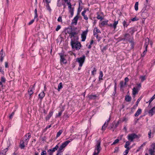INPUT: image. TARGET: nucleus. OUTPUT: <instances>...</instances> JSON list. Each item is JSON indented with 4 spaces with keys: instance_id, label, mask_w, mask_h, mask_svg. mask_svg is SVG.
<instances>
[{
    "instance_id": "f257e3e1",
    "label": "nucleus",
    "mask_w": 155,
    "mask_h": 155,
    "mask_svg": "<svg viewBox=\"0 0 155 155\" xmlns=\"http://www.w3.org/2000/svg\"><path fill=\"white\" fill-rule=\"evenodd\" d=\"M25 138L24 140H21L20 143V147L21 149L24 148L26 145H27L29 140V139L31 137V134L30 133H28L25 135Z\"/></svg>"
},
{
    "instance_id": "f03ea898",
    "label": "nucleus",
    "mask_w": 155,
    "mask_h": 155,
    "mask_svg": "<svg viewBox=\"0 0 155 155\" xmlns=\"http://www.w3.org/2000/svg\"><path fill=\"white\" fill-rule=\"evenodd\" d=\"M71 44L72 48L77 50H79L81 47V44L80 42L75 41L73 39L71 40Z\"/></svg>"
},
{
    "instance_id": "7ed1b4c3",
    "label": "nucleus",
    "mask_w": 155,
    "mask_h": 155,
    "mask_svg": "<svg viewBox=\"0 0 155 155\" xmlns=\"http://www.w3.org/2000/svg\"><path fill=\"white\" fill-rule=\"evenodd\" d=\"M85 58V57L84 55L81 57L78 58L76 59V61L79 64V67L78 68V70H79L81 69V67L84 62Z\"/></svg>"
},
{
    "instance_id": "20e7f679",
    "label": "nucleus",
    "mask_w": 155,
    "mask_h": 155,
    "mask_svg": "<svg viewBox=\"0 0 155 155\" xmlns=\"http://www.w3.org/2000/svg\"><path fill=\"white\" fill-rule=\"evenodd\" d=\"M101 149V141L100 140H98L97 141V143L95 145L94 151L93 155H98Z\"/></svg>"
},
{
    "instance_id": "39448f33",
    "label": "nucleus",
    "mask_w": 155,
    "mask_h": 155,
    "mask_svg": "<svg viewBox=\"0 0 155 155\" xmlns=\"http://www.w3.org/2000/svg\"><path fill=\"white\" fill-rule=\"evenodd\" d=\"M72 140V139H70L69 140L65 141L62 143L61 145L59 147L58 151L61 152H62V150L63 149L65 148L68 145V144Z\"/></svg>"
},
{
    "instance_id": "423d86ee",
    "label": "nucleus",
    "mask_w": 155,
    "mask_h": 155,
    "mask_svg": "<svg viewBox=\"0 0 155 155\" xmlns=\"http://www.w3.org/2000/svg\"><path fill=\"white\" fill-rule=\"evenodd\" d=\"M69 34V36L71 38L74 40H78V37L77 35V33L75 31H71Z\"/></svg>"
},
{
    "instance_id": "0eeeda50",
    "label": "nucleus",
    "mask_w": 155,
    "mask_h": 155,
    "mask_svg": "<svg viewBox=\"0 0 155 155\" xmlns=\"http://www.w3.org/2000/svg\"><path fill=\"white\" fill-rule=\"evenodd\" d=\"M137 135L134 133L129 134L127 137L128 139L130 142H133L134 139L137 138Z\"/></svg>"
},
{
    "instance_id": "6e6552de",
    "label": "nucleus",
    "mask_w": 155,
    "mask_h": 155,
    "mask_svg": "<svg viewBox=\"0 0 155 155\" xmlns=\"http://www.w3.org/2000/svg\"><path fill=\"white\" fill-rule=\"evenodd\" d=\"M124 38L122 39V40H126L129 41L132 44H133V42L131 40V36L130 34L128 33L125 34L124 35Z\"/></svg>"
},
{
    "instance_id": "1a4fd4ad",
    "label": "nucleus",
    "mask_w": 155,
    "mask_h": 155,
    "mask_svg": "<svg viewBox=\"0 0 155 155\" xmlns=\"http://www.w3.org/2000/svg\"><path fill=\"white\" fill-rule=\"evenodd\" d=\"M59 54L60 57L61 62V63H62L64 64H66L67 63V61L65 59L66 55H64V54L63 53H59Z\"/></svg>"
},
{
    "instance_id": "9d476101",
    "label": "nucleus",
    "mask_w": 155,
    "mask_h": 155,
    "mask_svg": "<svg viewBox=\"0 0 155 155\" xmlns=\"http://www.w3.org/2000/svg\"><path fill=\"white\" fill-rule=\"evenodd\" d=\"M149 152L150 155H155V143L151 145V148L149 150Z\"/></svg>"
},
{
    "instance_id": "9b49d317",
    "label": "nucleus",
    "mask_w": 155,
    "mask_h": 155,
    "mask_svg": "<svg viewBox=\"0 0 155 155\" xmlns=\"http://www.w3.org/2000/svg\"><path fill=\"white\" fill-rule=\"evenodd\" d=\"M88 32V30L87 29H86L85 31H83L81 34L82 41H85Z\"/></svg>"
},
{
    "instance_id": "f8f14e48",
    "label": "nucleus",
    "mask_w": 155,
    "mask_h": 155,
    "mask_svg": "<svg viewBox=\"0 0 155 155\" xmlns=\"http://www.w3.org/2000/svg\"><path fill=\"white\" fill-rule=\"evenodd\" d=\"M155 133V128H153L152 129H150L148 133V137L149 138L153 137Z\"/></svg>"
},
{
    "instance_id": "ddd939ff",
    "label": "nucleus",
    "mask_w": 155,
    "mask_h": 155,
    "mask_svg": "<svg viewBox=\"0 0 155 155\" xmlns=\"http://www.w3.org/2000/svg\"><path fill=\"white\" fill-rule=\"evenodd\" d=\"M148 114L149 116L152 117L155 114V106L152 107L148 111Z\"/></svg>"
},
{
    "instance_id": "4468645a",
    "label": "nucleus",
    "mask_w": 155,
    "mask_h": 155,
    "mask_svg": "<svg viewBox=\"0 0 155 155\" xmlns=\"http://www.w3.org/2000/svg\"><path fill=\"white\" fill-rule=\"evenodd\" d=\"M35 84L33 85H32L31 87H30L28 90V93L31 96L32 94H33V91L35 90Z\"/></svg>"
},
{
    "instance_id": "2eb2a0df",
    "label": "nucleus",
    "mask_w": 155,
    "mask_h": 155,
    "mask_svg": "<svg viewBox=\"0 0 155 155\" xmlns=\"http://www.w3.org/2000/svg\"><path fill=\"white\" fill-rule=\"evenodd\" d=\"M118 21H114V22L113 24H110L109 25H107L110 27H113V28L115 30L117 27V25L118 24Z\"/></svg>"
},
{
    "instance_id": "dca6fc26",
    "label": "nucleus",
    "mask_w": 155,
    "mask_h": 155,
    "mask_svg": "<svg viewBox=\"0 0 155 155\" xmlns=\"http://www.w3.org/2000/svg\"><path fill=\"white\" fill-rule=\"evenodd\" d=\"M110 120V118H109L108 120L105 122L103 125L102 127V130H105L106 128L107 127L108 124Z\"/></svg>"
},
{
    "instance_id": "f3484780",
    "label": "nucleus",
    "mask_w": 155,
    "mask_h": 155,
    "mask_svg": "<svg viewBox=\"0 0 155 155\" xmlns=\"http://www.w3.org/2000/svg\"><path fill=\"white\" fill-rule=\"evenodd\" d=\"M79 14V13H78L77 14V15L74 18V19H73L72 21V24L76 25L77 23L78 20V19L79 18V17L78 16Z\"/></svg>"
},
{
    "instance_id": "a211bd4d",
    "label": "nucleus",
    "mask_w": 155,
    "mask_h": 155,
    "mask_svg": "<svg viewBox=\"0 0 155 155\" xmlns=\"http://www.w3.org/2000/svg\"><path fill=\"white\" fill-rule=\"evenodd\" d=\"M101 32L100 30L98 29L97 28H95L93 30V35H96L98 34L99 33H101Z\"/></svg>"
},
{
    "instance_id": "6ab92c4d",
    "label": "nucleus",
    "mask_w": 155,
    "mask_h": 155,
    "mask_svg": "<svg viewBox=\"0 0 155 155\" xmlns=\"http://www.w3.org/2000/svg\"><path fill=\"white\" fill-rule=\"evenodd\" d=\"M138 89L137 88L134 87L132 89V94L135 96L136 94H137L138 92Z\"/></svg>"
},
{
    "instance_id": "aec40b11",
    "label": "nucleus",
    "mask_w": 155,
    "mask_h": 155,
    "mask_svg": "<svg viewBox=\"0 0 155 155\" xmlns=\"http://www.w3.org/2000/svg\"><path fill=\"white\" fill-rule=\"evenodd\" d=\"M141 109L140 108L138 109L136 111V112L134 114L135 116L136 117H137L141 113Z\"/></svg>"
},
{
    "instance_id": "412c9836",
    "label": "nucleus",
    "mask_w": 155,
    "mask_h": 155,
    "mask_svg": "<svg viewBox=\"0 0 155 155\" xmlns=\"http://www.w3.org/2000/svg\"><path fill=\"white\" fill-rule=\"evenodd\" d=\"M120 87L121 89L123 88L126 85V83L122 81H120Z\"/></svg>"
},
{
    "instance_id": "4be33fe9",
    "label": "nucleus",
    "mask_w": 155,
    "mask_h": 155,
    "mask_svg": "<svg viewBox=\"0 0 155 155\" xmlns=\"http://www.w3.org/2000/svg\"><path fill=\"white\" fill-rule=\"evenodd\" d=\"M86 12V11L84 10L82 12L81 15L84 17V19L86 20H87L88 19V18L87 16L85 15Z\"/></svg>"
},
{
    "instance_id": "5701e85b",
    "label": "nucleus",
    "mask_w": 155,
    "mask_h": 155,
    "mask_svg": "<svg viewBox=\"0 0 155 155\" xmlns=\"http://www.w3.org/2000/svg\"><path fill=\"white\" fill-rule=\"evenodd\" d=\"M3 50L2 49L0 52V61L1 62L3 61L4 57V56H3Z\"/></svg>"
},
{
    "instance_id": "b1692460",
    "label": "nucleus",
    "mask_w": 155,
    "mask_h": 155,
    "mask_svg": "<svg viewBox=\"0 0 155 155\" xmlns=\"http://www.w3.org/2000/svg\"><path fill=\"white\" fill-rule=\"evenodd\" d=\"M53 113V111H51L50 112L48 116L46 117V120H48L50 119V118L52 116Z\"/></svg>"
},
{
    "instance_id": "393cba45",
    "label": "nucleus",
    "mask_w": 155,
    "mask_h": 155,
    "mask_svg": "<svg viewBox=\"0 0 155 155\" xmlns=\"http://www.w3.org/2000/svg\"><path fill=\"white\" fill-rule=\"evenodd\" d=\"M97 97L96 95H91L88 96L89 98L91 100H95Z\"/></svg>"
},
{
    "instance_id": "a878e982",
    "label": "nucleus",
    "mask_w": 155,
    "mask_h": 155,
    "mask_svg": "<svg viewBox=\"0 0 155 155\" xmlns=\"http://www.w3.org/2000/svg\"><path fill=\"white\" fill-rule=\"evenodd\" d=\"M45 96V93L44 92H41L38 95L39 97L41 100Z\"/></svg>"
},
{
    "instance_id": "bb28decb",
    "label": "nucleus",
    "mask_w": 155,
    "mask_h": 155,
    "mask_svg": "<svg viewBox=\"0 0 155 155\" xmlns=\"http://www.w3.org/2000/svg\"><path fill=\"white\" fill-rule=\"evenodd\" d=\"M7 151V149H5L2 150L0 153V155H5Z\"/></svg>"
},
{
    "instance_id": "cd10ccee",
    "label": "nucleus",
    "mask_w": 155,
    "mask_h": 155,
    "mask_svg": "<svg viewBox=\"0 0 155 155\" xmlns=\"http://www.w3.org/2000/svg\"><path fill=\"white\" fill-rule=\"evenodd\" d=\"M130 145V143L129 141H127L126 143L125 144L124 146V147L126 149L130 150V148L129 147V146Z\"/></svg>"
},
{
    "instance_id": "c85d7f7f",
    "label": "nucleus",
    "mask_w": 155,
    "mask_h": 155,
    "mask_svg": "<svg viewBox=\"0 0 155 155\" xmlns=\"http://www.w3.org/2000/svg\"><path fill=\"white\" fill-rule=\"evenodd\" d=\"M131 97L129 95H126L125 97V100L127 102H130L131 101Z\"/></svg>"
},
{
    "instance_id": "c756f323",
    "label": "nucleus",
    "mask_w": 155,
    "mask_h": 155,
    "mask_svg": "<svg viewBox=\"0 0 155 155\" xmlns=\"http://www.w3.org/2000/svg\"><path fill=\"white\" fill-rule=\"evenodd\" d=\"M103 72L102 71H101L100 72L99 76V80H102V77H103Z\"/></svg>"
},
{
    "instance_id": "7c9ffc66",
    "label": "nucleus",
    "mask_w": 155,
    "mask_h": 155,
    "mask_svg": "<svg viewBox=\"0 0 155 155\" xmlns=\"http://www.w3.org/2000/svg\"><path fill=\"white\" fill-rule=\"evenodd\" d=\"M145 41H146L145 42V43L144 44V46L145 47V48H147L148 45L149 44V39L147 38V39H146Z\"/></svg>"
},
{
    "instance_id": "2f4dec72",
    "label": "nucleus",
    "mask_w": 155,
    "mask_h": 155,
    "mask_svg": "<svg viewBox=\"0 0 155 155\" xmlns=\"http://www.w3.org/2000/svg\"><path fill=\"white\" fill-rule=\"evenodd\" d=\"M59 148V146L58 145H57L54 147L51 150H52V151L54 152L56 150H57Z\"/></svg>"
},
{
    "instance_id": "473e14b6",
    "label": "nucleus",
    "mask_w": 155,
    "mask_h": 155,
    "mask_svg": "<svg viewBox=\"0 0 155 155\" xmlns=\"http://www.w3.org/2000/svg\"><path fill=\"white\" fill-rule=\"evenodd\" d=\"M141 99V98L140 97L137 99V102H136V104L135 105H134V108H136L138 106L139 103Z\"/></svg>"
},
{
    "instance_id": "72a5a7b5",
    "label": "nucleus",
    "mask_w": 155,
    "mask_h": 155,
    "mask_svg": "<svg viewBox=\"0 0 155 155\" xmlns=\"http://www.w3.org/2000/svg\"><path fill=\"white\" fill-rule=\"evenodd\" d=\"M63 132V130H60L57 134L56 137L57 138L59 137L62 133Z\"/></svg>"
},
{
    "instance_id": "f704fd0d",
    "label": "nucleus",
    "mask_w": 155,
    "mask_h": 155,
    "mask_svg": "<svg viewBox=\"0 0 155 155\" xmlns=\"http://www.w3.org/2000/svg\"><path fill=\"white\" fill-rule=\"evenodd\" d=\"M62 87H63L62 83L61 82L58 85V91H59L62 88Z\"/></svg>"
},
{
    "instance_id": "c9c22d12",
    "label": "nucleus",
    "mask_w": 155,
    "mask_h": 155,
    "mask_svg": "<svg viewBox=\"0 0 155 155\" xmlns=\"http://www.w3.org/2000/svg\"><path fill=\"white\" fill-rule=\"evenodd\" d=\"M138 2H136L135 6H134V8L135 9L136 11H137L138 10Z\"/></svg>"
},
{
    "instance_id": "e433bc0d",
    "label": "nucleus",
    "mask_w": 155,
    "mask_h": 155,
    "mask_svg": "<svg viewBox=\"0 0 155 155\" xmlns=\"http://www.w3.org/2000/svg\"><path fill=\"white\" fill-rule=\"evenodd\" d=\"M62 3L60 0H58L57 5L58 7H60L62 5Z\"/></svg>"
},
{
    "instance_id": "4c0bfd02",
    "label": "nucleus",
    "mask_w": 155,
    "mask_h": 155,
    "mask_svg": "<svg viewBox=\"0 0 155 155\" xmlns=\"http://www.w3.org/2000/svg\"><path fill=\"white\" fill-rule=\"evenodd\" d=\"M97 70L95 68H94L93 70L92 71L91 73L92 75H94L95 74Z\"/></svg>"
},
{
    "instance_id": "58836bf2",
    "label": "nucleus",
    "mask_w": 155,
    "mask_h": 155,
    "mask_svg": "<svg viewBox=\"0 0 155 155\" xmlns=\"http://www.w3.org/2000/svg\"><path fill=\"white\" fill-rule=\"evenodd\" d=\"M108 21H102L101 23V25L102 26H104L105 25H107V22Z\"/></svg>"
},
{
    "instance_id": "ea45409f",
    "label": "nucleus",
    "mask_w": 155,
    "mask_h": 155,
    "mask_svg": "<svg viewBox=\"0 0 155 155\" xmlns=\"http://www.w3.org/2000/svg\"><path fill=\"white\" fill-rule=\"evenodd\" d=\"M34 12H35L34 19H35L36 18H37L38 17V14L37 13V10L36 8L35 9Z\"/></svg>"
},
{
    "instance_id": "a19ab883",
    "label": "nucleus",
    "mask_w": 155,
    "mask_h": 155,
    "mask_svg": "<svg viewBox=\"0 0 155 155\" xmlns=\"http://www.w3.org/2000/svg\"><path fill=\"white\" fill-rule=\"evenodd\" d=\"M63 111V110H61V111L59 112L58 114L56 115V117H59L60 116H61V114H62Z\"/></svg>"
},
{
    "instance_id": "79ce46f5",
    "label": "nucleus",
    "mask_w": 155,
    "mask_h": 155,
    "mask_svg": "<svg viewBox=\"0 0 155 155\" xmlns=\"http://www.w3.org/2000/svg\"><path fill=\"white\" fill-rule=\"evenodd\" d=\"M128 31H129V33L131 35H132L134 33V31L133 29H131L128 30Z\"/></svg>"
},
{
    "instance_id": "37998d69",
    "label": "nucleus",
    "mask_w": 155,
    "mask_h": 155,
    "mask_svg": "<svg viewBox=\"0 0 155 155\" xmlns=\"http://www.w3.org/2000/svg\"><path fill=\"white\" fill-rule=\"evenodd\" d=\"M119 140L118 139H117L115 140L114 141V142H113V143L111 144V145H114L117 143L119 142Z\"/></svg>"
},
{
    "instance_id": "c03bdc74",
    "label": "nucleus",
    "mask_w": 155,
    "mask_h": 155,
    "mask_svg": "<svg viewBox=\"0 0 155 155\" xmlns=\"http://www.w3.org/2000/svg\"><path fill=\"white\" fill-rule=\"evenodd\" d=\"M130 150L126 149L125 151L123 153V155H127L129 151Z\"/></svg>"
},
{
    "instance_id": "a18cd8bd",
    "label": "nucleus",
    "mask_w": 155,
    "mask_h": 155,
    "mask_svg": "<svg viewBox=\"0 0 155 155\" xmlns=\"http://www.w3.org/2000/svg\"><path fill=\"white\" fill-rule=\"evenodd\" d=\"M123 24L124 27H127L128 25L127 24V22L125 21H123Z\"/></svg>"
},
{
    "instance_id": "49530a36",
    "label": "nucleus",
    "mask_w": 155,
    "mask_h": 155,
    "mask_svg": "<svg viewBox=\"0 0 155 155\" xmlns=\"http://www.w3.org/2000/svg\"><path fill=\"white\" fill-rule=\"evenodd\" d=\"M52 150L51 149H49L48 150V152L49 153V155H53V152L52 151Z\"/></svg>"
},
{
    "instance_id": "de8ad7c7",
    "label": "nucleus",
    "mask_w": 155,
    "mask_h": 155,
    "mask_svg": "<svg viewBox=\"0 0 155 155\" xmlns=\"http://www.w3.org/2000/svg\"><path fill=\"white\" fill-rule=\"evenodd\" d=\"M1 82H2L5 83V79L4 77H2L1 78Z\"/></svg>"
},
{
    "instance_id": "09e8293b",
    "label": "nucleus",
    "mask_w": 155,
    "mask_h": 155,
    "mask_svg": "<svg viewBox=\"0 0 155 155\" xmlns=\"http://www.w3.org/2000/svg\"><path fill=\"white\" fill-rule=\"evenodd\" d=\"M68 8L69 9V12H70L74 11V8H72L71 6V8Z\"/></svg>"
},
{
    "instance_id": "8fccbe9b",
    "label": "nucleus",
    "mask_w": 155,
    "mask_h": 155,
    "mask_svg": "<svg viewBox=\"0 0 155 155\" xmlns=\"http://www.w3.org/2000/svg\"><path fill=\"white\" fill-rule=\"evenodd\" d=\"M61 28V26L60 25H58L57 26V27L56 29V31H58Z\"/></svg>"
},
{
    "instance_id": "3c124183",
    "label": "nucleus",
    "mask_w": 155,
    "mask_h": 155,
    "mask_svg": "<svg viewBox=\"0 0 155 155\" xmlns=\"http://www.w3.org/2000/svg\"><path fill=\"white\" fill-rule=\"evenodd\" d=\"M41 155H47L46 151L43 150L41 153Z\"/></svg>"
},
{
    "instance_id": "603ef678",
    "label": "nucleus",
    "mask_w": 155,
    "mask_h": 155,
    "mask_svg": "<svg viewBox=\"0 0 155 155\" xmlns=\"http://www.w3.org/2000/svg\"><path fill=\"white\" fill-rule=\"evenodd\" d=\"M147 48H146L145 50L143 52V55L142 54H141V56H144V55L145 54H146L147 51Z\"/></svg>"
},
{
    "instance_id": "864d4df0",
    "label": "nucleus",
    "mask_w": 155,
    "mask_h": 155,
    "mask_svg": "<svg viewBox=\"0 0 155 155\" xmlns=\"http://www.w3.org/2000/svg\"><path fill=\"white\" fill-rule=\"evenodd\" d=\"M47 5L46 6V7L47 8V9L49 11H50L51 10V9L50 7V6L49 5V4H47Z\"/></svg>"
},
{
    "instance_id": "5fc2aeb1",
    "label": "nucleus",
    "mask_w": 155,
    "mask_h": 155,
    "mask_svg": "<svg viewBox=\"0 0 155 155\" xmlns=\"http://www.w3.org/2000/svg\"><path fill=\"white\" fill-rule=\"evenodd\" d=\"M140 78L142 81H143L145 80V76H141L140 77Z\"/></svg>"
},
{
    "instance_id": "6e6d98bb",
    "label": "nucleus",
    "mask_w": 155,
    "mask_h": 155,
    "mask_svg": "<svg viewBox=\"0 0 155 155\" xmlns=\"http://www.w3.org/2000/svg\"><path fill=\"white\" fill-rule=\"evenodd\" d=\"M15 112H13L9 116V118L11 119L12 118L13 116L14 115Z\"/></svg>"
},
{
    "instance_id": "4d7b16f0",
    "label": "nucleus",
    "mask_w": 155,
    "mask_h": 155,
    "mask_svg": "<svg viewBox=\"0 0 155 155\" xmlns=\"http://www.w3.org/2000/svg\"><path fill=\"white\" fill-rule=\"evenodd\" d=\"M97 18L98 19H101L102 20V18L101 16L100 15H98L97 16Z\"/></svg>"
},
{
    "instance_id": "13d9d810",
    "label": "nucleus",
    "mask_w": 155,
    "mask_h": 155,
    "mask_svg": "<svg viewBox=\"0 0 155 155\" xmlns=\"http://www.w3.org/2000/svg\"><path fill=\"white\" fill-rule=\"evenodd\" d=\"M58 21L59 22H62V18L61 16H59L58 19Z\"/></svg>"
},
{
    "instance_id": "bf43d9fd",
    "label": "nucleus",
    "mask_w": 155,
    "mask_h": 155,
    "mask_svg": "<svg viewBox=\"0 0 155 155\" xmlns=\"http://www.w3.org/2000/svg\"><path fill=\"white\" fill-rule=\"evenodd\" d=\"M35 19L34 18V19L30 21L28 23V25H30L32 24L33 22H34Z\"/></svg>"
},
{
    "instance_id": "052dcab7",
    "label": "nucleus",
    "mask_w": 155,
    "mask_h": 155,
    "mask_svg": "<svg viewBox=\"0 0 155 155\" xmlns=\"http://www.w3.org/2000/svg\"><path fill=\"white\" fill-rule=\"evenodd\" d=\"M67 4L68 5V8H71V5L70 2H67Z\"/></svg>"
},
{
    "instance_id": "680f3d73",
    "label": "nucleus",
    "mask_w": 155,
    "mask_h": 155,
    "mask_svg": "<svg viewBox=\"0 0 155 155\" xmlns=\"http://www.w3.org/2000/svg\"><path fill=\"white\" fill-rule=\"evenodd\" d=\"M125 83L126 84L127 82L129 81V79L127 77H126L124 79Z\"/></svg>"
},
{
    "instance_id": "e2e57ef3",
    "label": "nucleus",
    "mask_w": 155,
    "mask_h": 155,
    "mask_svg": "<svg viewBox=\"0 0 155 155\" xmlns=\"http://www.w3.org/2000/svg\"><path fill=\"white\" fill-rule=\"evenodd\" d=\"M119 149L118 148L116 147L114 151V153H117L118 152Z\"/></svg>"
},
{
    "instance_id": "0e129e2a",
    "label": "nucleus",
    "mask_w": 155,
    "mask_h": 155,
    "mask_svg": "<svg viewBox=\"0 0 155 155\" xmlns=\"http://www.w3.org/2000/svg\"><path fill=\"white\" fill-rule=\"evenodd\" d=\"M127 120V119L126 118V117H124L123 118V119L122 120V122L126 121V122Z\"/></svg>"
},
{
    "instance_id": "69168bd1",
    "label": "nucleus",
    "mask_w": 155,
    "mask_h": 155,
    "mask_svg": "<svg viewBox=\"0 0 155 155\" xmlns=\"http://www.w3.org/2000/svg\"><path fill=\"white\" fill-rule=\"evenodd\" d=\"M5 68H8V62H5Z\"/></svg>"
},
{
    "instance_id": "338daca9",
    "label": "nucleus",
    "mask_w": 155,
    "mask_h": 155,
    "mask_svg": "<svg viewBox=\"0 0 155 155\" xmlns=\"http://www.w3.org/2000/svg\"><path fill=\"white\" fill-rule=\"evenodd\" d=\"M95 37H96L97 39H98L99 40H100V38L99 37L98 34L96 35H94Z\"/></svg>"
},
{
    "instance_id": "774afa93",
    "label": "nucleus",
    "mask_w": 155,
    "mask_h": 155,
    "mask_svg": "<svg viewBox=\"0 0 155 155\" xmlns=\"http://www.w3.org/2000/svg\"><path fill=\"white\" fill-rule=\"evenodd\" d=\"M0 71L2 74H4V73L3 69L2 68H0Z\"/></svg>"
}]
</instances>
